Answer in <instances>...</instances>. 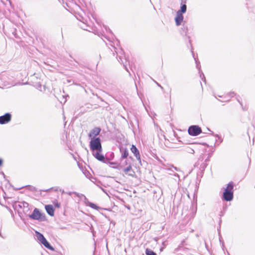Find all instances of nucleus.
<instances>
[{
    "mask_svg": "<svg viewBox=\"0 0 255 255\" xmlns=\"http://www.w3.org/2000/svg\"><path fill=\"white\" fill-rule=\"evenodd\" d=\"M234 186L233 182H230L226 188H224V192L222 195V200L230 202L234 198Z\"/></svg>",
    "mask_w": 255,
    "mask_h": 255,
    "instance_id": "nucleus-1",
    "label": "nucleus"
},
{
    "mask_svg": "<svg viewBox=\"0 0 255 255\" xmlns=\"http://www.w3.org/2000/svg\"><path fill=\"white\" fill-rule=\"evenodd\" d=\"M90 149L94 152L95 150L102 151L101 140L99 137L92 138L90 141Z\"/></svg>",
    "mask_w": 255,
    "mask_h": 255,
    "instance_id": "nucleus-2",
    "label": "nucleus"
},
{
    "mask_svg": "<svg viewBox=\"0 0 255 255\" xmlns=\"http://www.w3.org/2000/svg\"><path fill=\"white\" fill-rule=\"evenodd\" d=\"M37 239L46 248L51 250L55 251V249L47 241L43 235L38 231L35 232Z\"/></svg>",
    "mask_w": 255,
    "mask_h": 255,
    "instance_id": "nucleus-3",
    "label": "nucleus"
},
{
    "mask_svg": "<svg viewBox=\"0 0 255 255\" xmlns=\"http://www.w3.org/2000/svg\"><path fill=\"white\" fill-rule=\"evenodd\" d=\"M28 217L31 219L40 221H44L46 220L45 214L41 213L39 210L36 208L34 209L31 214L28 215Z\"/></svg>",
    "mask_w": 255,
    "mask_h": 255,
    "instance_id": "nucleus-4",
    "label": "nucleus"
},
{
    "mask_svg": "<svg viewBox=\"0 0 255 255\" xmlns=\"http://www.w3.org/2000/svg\"><path fill=\"white\" fill-rule=\"evenodd\" d=\"M188 132L189 135L195 136L202 132V129L199 126L192 125L188 128Z\"/></svg>",
    "mask_w": 255,
    "mask_h": 255,
    "instance_id": "nucleus-5",
    "label": "nucleus"
},
{
    "mask_svg": "<svg viewBox=\"0 0 255 255\" xmlns=\"http://www.w3.org/2000/svg\"><path fill=\"white\" fill-rule=\"evenodd\" d=\"M113 48L115 50V52L117 54V59L118 61L120 63H123V56L124 55V51L123 49L121 47H116L115 46H113Z\"/></svg>",
    "mask_w": 255,
    "mask_h": 255,
    "instance_id": "nucleus-6",
    "label": "nucleus"
},
{
    "mask_svg": "<svg viewBox=\"0 0 255 255\" xmlns=\"http://www.w3.org/2000/svg\"><path fill=\"white\" fill-rule=\"evenodd\" d=\"M102 151H97L96 152H93V156L99 161H102L103 163H107L109 162V159L105 158L103 154L101 153Z\"/></svg>",
    "mask_w": 255,
    "mask_h": 255,
    "instance_id": "nucleus-7",
    "label": "nucleus"
},
{
    "mask_svg": "<svg viewBox=\"0 0 255 255\" xmlns=\"http://www.w3.org/2000/svg\"><path fill=\"white\" fill-rule=\"evenodd\" d=\"M11 120V115L9 113H6L0 116V124L4 125L9 123Z\"/></svg>",
    "mask_w": 255,
    "mask_h": 255,
    "instance_id": "nucleus-8",
    "label": "nucleus"
},
{
    "mask_svg": "<svg viewBox=\"0 0 255 255\" xmlns=\"http://www.w3.org/2000/svg\"><path fill=\"white\" fill-rule=\"evenodd\" d=\"M101 131V128L100 127H95L93 128L88 134L90 138H95L96 136L98 135Z\"/></svg>",
    "mask_w": 255,
    "mask_h": 255,
    "instance_id": "nucleus-9",
    "label": "nucleus"
},
{
    "mask_svg": "<svg viewBox=\"0 0 255 255\" xmlns=\"http://www.w3.org/2000/svg\"><path fill=\"white\" fill-rule=\"evenodd\" d=\"M192 52L193 56V57L194 58V60H195L196 64V67L198 69L199 73L200 74V78H201V79L203 81L205 82L206 81L205 77L203 73L201 70V66L200 65V62H199V61H198V59H196V58L194 57L193 52L192 51Z\"/></svg>",
    "mask_w": 255,
    "mask_h": 255,
    "instance_id": "nucleus-10",
    "label": "nucleus"
},
{
    "mask_svg": "<svg viewBox=\"0 0 255 255\" xmlns=\"http://www.w3.org/2000/svg\"><path fill=\"white\" fill-rule=\"evenodd\" d=\"M120 151L121 153V159L127 158L128 155V150L127 147L120 146Z\"/></svg>",
    "mask_w": 255,
    "mask_h": 255,
    "instance_id": "nucleus-11",
    "label": "nucleus"
},
{
    "mask_svg": "<svg viewBox=\"0 0 255 255\" xmlns=\"http://www.w3.org/2000/svg\"><path fill=\"white\" fill-rule=\"evenodd\" d=\"M124 172L126 174H128V176L134 177L135 175V172L132 169L131 166L129 164L128 167L124 168L123 170Z\"/></svg>",
    "mask_w": 255,
    "mask_h": 255,
    "instance_id": "nucleus-12",
    "label": "nucleus"
},
{
    "mask_svg": "<svg viewBox=\"0 0 255 255\" xmlns=\"http://www.w3.org/2000/svg\"><path fill=\"white\" fill-rule=\"evenodd\" d=\"M45 209L47 213L50 216H53L54 215V209L52 205H46L45 206Z\"/></svg>",
    "mask_w": 255,
    "mask_h": 255,
    "instance_id": "nucleus-13",
    "label": "nucleus"
},
{
    "mask_svg": "<svg viewBox=\"0 0 255 255\" xmlns=\"http://www.w3.org/2000/svg\"><path fill=\"white\" fill-rule=\"evenodd\" d=\"M183 14L176 12V15L175 17V21L176 22V24L178 26L181 25V22L183 21Z\"/></svg>",
    "mask_w": 255,
    "mask_h": 255,
    "instance_id": "nucleus-14",
    "label": "nucleus"
},
{
    "mask_svg": "<svg viewBox=\"0 0 255 255\" xmlns=\"http://www.w3.org/2000/svg\"><path fill=\"white\" fill-rule=\"evenodd\" d=\"M186 2H180L181 5H180V9H179L177 11V12L181 13V14H183L186 12V11L187 10V6H186Z\"/></svg>",
    "mask_w": 255,
    "mask_h": 255,
    "instance_id": "nucleus-15",
    "label": "nucleus"
},
{
    "mask_svg": "<svg viewBox=\"0 0 255 255\" xmlns=\"http://www.w3.org/2000/svg\"><path fill=\"white\" fill-rule=\"evenodd\" d=\"M192 145H191V146H185L182 148V150L189 153L194 154L195 151L192 147Z\"/></svg>",
    "mask_w": 255,
    "mask_h": 255,
    "instance_id": "nucleus-16",
    "label": "nucleus"
},
{
    "mask_svg": "<svg viewBox=\"0 0 255 255\" xmlns=\"http://www.w3.org/2000/svg\"><path fill=\"white\" fill-rule=\"evenodd\" d=\"M130 150L133 153V154H134V155L135 156H136L137 155L138 156V155L140 154L138 149L135 146V145H134L133 144H132L131 145V147L130 148Z\"/></svg>",
    "mask_w": 255,
    "mask_h": 255,
    "instance_id": "nucleus-17",
    "label": "nucleus"
},
{
    "mask_svg": "<svg viewBox=\"0 0 255 255\" xmlns=\"http://www.w3.org/2000/svg\"><path fill=\"white\" fill-rule=\"evenodd\" d=\"M70 58H71V60H69V61H70V62H75L76 63V64H73V65H74L75 67H77L78 65H79V66L82 65V64L81 63V62H80V61L81 60V59H79V58H78V60H79V61H78V60H76L75 59H74V58H73V57L71 55H70Z\"/></svg>",
    "mask_w": 255,
    "mask_h": 255,
    "instance_id": "nucleus-18",
    "label": "nucleus"
},
{
    "mask_svg": "<svg viewBox=\"0 0 255 255\" xmlns=\"http://www.w3.org/2000/svg\"><path fill=\"white\" fill-rule=\"evenodd\" d=\"M180 33L182 35H186L187 32L188 31V27L187 26L185 25L184 23H183L182 27L181 28Z\"/></svg>",
    "mask_w": 255,
    "mask_h": 255,
    "instance_id": "nucleus-19",
    "label": "nucleus"
},
{
    "mask_svg": "<svg viewBox=\"0 0 255 255\" xmlns=\"http://www.w3.org/2000/svg\"><path fill=\"white\" fill-rule=\"evenodd\" d=\"M87 20H85V21H83V22H81V24H80L79 25L82 29L85 30L90 31V30L88 29L87 28L88 25L87 24Z\"/></svg>",
    "mask_w": 255,
    "mask_h": 255,
    "instance_id": "nucleus-20",
    "label": "nucleus"
},
{
    "mask_svg": "<svg viewBox=\"0 0 255 255\" xmlns=\"http://www.w3.org/2000/svg\"><path fill=\"white\" fill-rule=\"evenodd\" d=\"M28 206H29V204L28 203L26 202H20L18 205L17 206L21 209V208H28Z\"/></svg>",
    "mask_w": 255,
    "mask_h": 255,
    "instance_id": "nucleus-21",
    "label": "nucleus"
},
{
    "mask_svg": "<svg viewBox=\"0 0 255 255\" xmlns=\"http://www.w3.org/2000/svg\"><path fill=\"white\" fill-rule=\"evenodd\" d=\"M211 131V134L215 136V137H217L219 140V143L218 144V145H219L221 143H222L223 141V139L222 138V137L218 134H215L213 131Z\"/></svg>",
    "mask_w": 255,
    "mask_h": 255,
    "instance_id": "nucleus-22",
    "label": "nucleus"
},
{
    "mask_svg": "<svg viewBox=\"0 0 255 255\" xmlns=\"http://www.w3.org/2000/svg\"><path fill=\"white\" fill-rule=\"evenodd\" d=\"M236 98L237 101L239 103V104L241 106L242 109L244 111L247 110V109H246L245 108H244L243 107V103H242V101H241V98L240 96L239 95H237Z\"/></svg>",
    "mask_w": 255,
    "mask_h": 255,
    "instance_id": "nucleus-23",
    "label": "nucleus"
},
{
    "mask_svg": "<svg viewBox=\"0 0 255 255\" xmlns=\"http://www.w3.org/2000/svg\"><path fill=\"white\" fill-rule=\"evenodd\" d=\"M88 206L92 209L98 210L100 208L95 204L92 202H89Z\"/></svg>",
    "mask_w": 255,
    "mask_h": 255,
    "instance_id": "nucleus-24",
    "label": "nucleus"
},
{
    "mask_svg": "<svg viewBox=\"0 0 255 255\" xmlns=\"http://www.w3.org/2000/svg\"><path fill=\"white\" fill-rule=\"evenodd\" d=\"M145 254L146 255H157L156 254L153 252V251L146 249L145 250Z\"/></svg>",
    "mask_w": 255,
    "mask_h": 255,
    "instance_id": "nucleus-25",
    "label": "nucleus"
},
{
    "mask_svg": "<svg viewBox=\"0 0 255 255\" xmlns=\"http://www.w3.org/2000/svg\"><path fill=\"white\" fill-rule=\"evenodd\" d=\"M207 166V163H205V162L203 163L200 165V170L202 172H203L204 171L205 169L206 168Z\"/></svg>",
    "mask_w": 255,
    "mask_h": 255,
    "instance_id": "nucleus-26",
    "label": "nucleus"
},
{
    "mask_svg": "<svg viewBox=\"0 0 255 255\" xmlns=\"http://www.w3.org/2000/svg\"><path fill=\"white\" fill-rule=\"evenodd\" d=\"M25 187H27L29 189V190H30L31 191H35L36 190V188L32 186L27 185Z\"/></svg>",
    "mask_w": 255,
    "mask_h": 255,
    "instance_id": "nucleus-27",
    "label": "nucleus"
},
{
    "mask_svg": "<svg viewBox=\"0 0 255 255\" xmlns=\"http://www.w3.org/2000/svg\"><path fill=\"white\" fill-rule=\"evenodd\" d=\"M125 60H126V59H125ZM127 62V60H126V62H124L123 61V63H122L123 64V66H124V68L125 69V70H126L127 72H128L129 73V75H130V73H129V71H128V67H127V64H126Z\"/></svg>",
    "mask_w": 255,
    "mask_h": 255,
    "instance_id": "nucleus-28",
    "label": "nucleus"
},
{
    "mask_svg": "<svg viewBox=\"0 0 255 255\" xmlns=\"http://www.w3.org/2000/svg\"><path fill=\"white\" fill-rule=\"evenodd\" d=\"M135 157H136L137 160L138 161L139 163H140V164L141 165H143V164L142 163V162H141V160L140 154H139L138 156L137 155V156H136Z\"/></svg>",
    "mask_w": 255,
    "mask_h": 255,
    "instance_id": "nucleus-29",
    "label": "nucleus"
},
{
    "mask_svg": "<svg viewBox=\"0 0 255 255\" xmlns=\"http://www.w3.org/2000/svg\"><path fill=\"white\" fill-rule=\"evenodd\" d=\"M77 19L81 22H83V21H85V20H86L85 18L81 15H79V17H77Z\"/></svg>",
    "mask_w": 255,
    "mask_h": 255,
    "instance_id": "nucleus-30",
    "label": "nucleus"
},
{
    "mask_svg": "<svg viewBox=\"0 0 255 255\" xmlns=\"http://www.w3.org/2000/svg\"><path fill=\"white\" fill-rule=\"evenodd\" d=\"M61 206V204L60 203L57 202L55 203H54V206L57 208H59Z\"/></svg>",
    "mask_w": 255,
    "mask_h": 255,
    "instance_id": "nucleus-31",
    "label": "nucleus"
},
{
    "mask_svg": "<svg viewBox=\"0 0 255 255\" xmlns=\"http://www.w3.org/2000/svg\"><path fill=\"white\" fill-rule=\"evenodd\" d=\"M105 29L107 32H109V33H111L112 34H113L112 31L111 30V29L109 28H108V27H107V26H105Z\"/></svg>",
    "mask_w": 255,
    "mask_h": 255,
    "instance_id": "nucleus-32",
    "label": "nucleus"
},
{
    "mask_svg": "<svg viewBox=\"0 0 255 255\" xmlns=\"http://www.w3.org/2000/svg\"><path fill=\"white\" fill-rule=\"evenodd\" d=\"M236 95V94L233 92H231V93H229V94H228V95H227V97H230L231 95Z\"/></svg>",
    "mask_w": 255,
    "mask_h": 255,
    "instance_id": "nucleus-33",
    "label": "nucleus"
},
{
    "mask_svg": "<svg viewBox=\"0 0 255 255\" xmlns=\"http://www.w3.org/2000/svg\"><path fill=\"white\" fill-rule=\"evenodd\" d=\"M210 156H208V158H207V159H205V162H204L206 163L207 161H209V160H210Z\"/></svg>",
    "mask_w": 255,
    "mask_h": 255,
    "instance_id": "nucleus-34",
    "label": "nucleus"
},
{
    "mask_svg": "<svg viewBox=\"0 0 255 255\" xmlns=\"http://www.w3.org/2000/svg\"><path fill=\"white\" fill-rule=\"evenodd\" d=\"M3 163V160L1 158H0V166H1Z\"/></svg>",
    "mask_w": 255,
    "mask_h": 255,
    "instance_id": "nucleus-35",
    "label": "nucleus"
},
{
    "mask_svg": "<svg viewBox=\"0 0 255 255\" xmlns=\"http://www.w3.org/2000/svg\"><path fill=\"white\" fill-rule=\"evenodd\" d=\"M0 236L3 239H4L5 238V237H3L2 234H1V231H0Z\"/></svg>",
    "mask_w": 255,
    "mask_h": 255,
    "instance_id": "nucleus-36",
    "label": "nucleus"
},
{
    "mask_svg": "<svg viewBox=\"0 0 255 255\" xmlns=\"http://www.w3.org/2000/svg\"><path fill=\"white\" fill-rule=\"evenodd\" d=\"M181 2H186L187 0H180Z\"/></svg>",
    "mask_w": 255,
    "mask_h": 255,
    "instance_id": "nucleus-37",
    "label": "nucleus"
},
{
    "mask_svg": "<svg viewBox=\"0 0 255 255\" xmlns=\"http://www.w3.org/2000/svg\"><path fill=\"white\" fill-rule=\"evenodd\" d=\"M157 85H158L159 87H160V88H161V89H163V87H162L160 84H158V83H157Z\"/></svg>",
    "mask_w": 255,
    "mask_h": 255,
    "instance_id": "nucleus-38",
    "label": "nucleus"
},
{
    "mask_svg": "<svg viewBox=\"0 0 255 255\" xmlns=\"http://www.w3.org/2000/svg\"><path fill=\"white\" fill-rule=\"evenodd\" d=\"M110 164H111L114 165V164H116V163L115 162H110Z\"/></svg>",
    "mask_w": 255,
    "mask_h": 255,
    "instance_id": "nucleus-39",
    "label": "nucleus"
},
{
    "mask_svg": "<svg viewBox=\"0 0 255 255\" xmlns=\"http://www.w3.org/2000/svg\"><path fill=\"white\" fill-rule=\"evenodd\" d=\"M51 189H46V190H43L44 191H49Z\"/></svg>",
    "mask_w": 255,
    "mask_h": 255,
    "instance_id": "nucleus-40",
    "label": "nucleus"
},
{
    "mask_svg": "<svg viewBox=\"0 0 255 255\" xmlns=\"http://www.w3.org/2000/svg\"><path fill=\"white\" fill-rule=\"evenodd\" d=\"M101 189H102V190L104 192H105V193H106V191H105V189H103V188H101Z\"/></svg>",
    "mask_w": 255,
    "mask_h": 255,
    "instance_id": "nucleus-41",
    "label": "nucleus"
},
{
    "mask_svg": "<svg viewBox=\"0 0 255 255\" xmlns=\"http://www.w3.org/2000/svg\"><path fill=\"white\" fill-rule=\"evenodd\" d=\"M117 43H118L117 44V45L118 46V44L119 43V41L118 40H117Z\"/></svg>",
    "mask_w": 255,
    "mask_h": 255,
    "instance_id": "nucleus-42",
    "label": "nucleus"
},
{
    "mask_svg": "<svg viewBox=\"0 0 255 255\" xmlns=\"http://www.w3.org/2000/svg\"><path fill=\"white\" fill-rule=\"evenodd\" d=\"M230 101V99H229L227 100V102H228V101Z\"/></svg>",
    "mask_w": 255,
    "mask_h": 255,
    "instance_id": "nucleus-43",
    "label": "nucleus"
},
{
    "mask_svg": "<svg viewBox=\"0 0 255 255\" xmlns=\"http://www.w3.org/2000/svg\"><path fill=\"white\" fill-rule=\"evenodd\" d=\"M189 43L191 44V41H190V39L189 40Z\"/></svg>",
    "mask_w": 255,
    "mask_h": 255,
    "instance_id": "nucleus-44",
    "label": "nucleus"
},
{
    "mask_svg": "<svg viewBox=\"0 0 255 255\" xmlns=\"http://www.w3.org/2000/svg\"><path fill=\"white\" fill-rule=\"evenodd\" d=\"M125 163H126V164H127V161H125Z\"/></svg>",
    "mask_w": 255,
    "mask_h": 255,
    "instance_id": "nucleus-45",
    "label": "nucleus"
}]
</instances>
